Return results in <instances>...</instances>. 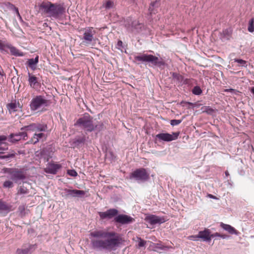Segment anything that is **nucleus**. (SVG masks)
<instances>
[{"mask_svg":"<svg viewBox=\"0 0 254 254\" xmlns=\"http://www.w3.org/2000/svg\"><path fill=\"white\" fill-rule=\"evenodd\" d=\"M90 235L94 238L91 240L92 247L100 251H115L122 242L121 237L114 232L95 231L90 233Z\"/></svg>","mask_w":254,"mask_h":254,"instance_id":"1","label":"nucleus"},{"mask_svg":"<svg viewBox=\"0 0 254 254\" xmlns=\"http://www.w3.org/2000/svg\"><path fill=\"white\" fill-rule=\"evenodd\" d=\"M39 11L42 14L58 18L65 13V8L63 3H52L51 1H44L39 5Z\"/></svg>","mask_w":254,"mask_h":254,"instance_id":"2","label":"nucleus"},{"mask_svg":"<svg viewBox=\"0 0 254 254\" xmlns=\"http://www.w3.org/2000/svg\"><path fill=\"white\" fill-rule=\"evenodd\" d=\"M134 62L137 64L140 63H148L154 66L162 67L166 64L165 62L162 58L159 59L158 57L152 55L141 54L135 56L134 58Z\"/></svg>","mask_w":254,"mask_h":254,"instance_id":"3","label":"nucleus"},{"mask_svg":"<svg viewBox=\"0 0 254 254\" xmlns=\"http://www.w3.org/2000/svg\"><path fill=\"white\" fill-rule=\"evenodd\" d=\"M96 31L93 27H89L83 30V37L81 38L82 43L87 46H93L97 38L95 37Z\"/></svg>","mask_w":254,"mask_h":254,"instance_id":"4","label":"nucleus"},{"mask_svg":"<svg viewBox=\"0 0 254 254\" xmlns=\"http://www.w3.org/2000/svg\"><path fill=\"white\" fill-rule=\"evenodd\" d=\"M51 101L47 100L44 96L38 95L33 98L30 104L32 111H36L42 107H47L51 104Z\"/></svg>","mask_w":254,"mask_h":254,"instance_id":"5","label":"nucleus"},{"mask_svg":"<svg viewBox=\"0 0 254 254\" xmlns=\"http://www.w3.org/2000/svg\"><path fill=\"white\" fill-rule=\"evenodd\" d=\"M149 178V174L143 168L137 169L129 174V179L143 183L147 181Z\"/></svg>","mask_w":254,"mask_h":254,"instance_id":"6","label":"nucleus"},{"mask_svg":"<svg viewBox=\"0 0 254 254\" xmlns=\"http://www.w3.org/2000/svg\"><path fill=\"white\" fill-rule=\"evenodd\" d=\"M75 125L87 131H94L92 118L90 116H84L78 119Z\"/></svg>","mask_w":254,"mask_h":254,"instance_id":"7","label":"nucleus"},{"mask_svg":"<svg viewBox=\"0 0 254 254\" xmlns=\"http://www.w3.org/2000/svg\"><path fill=\"white\" fill-rule=\"evenodd\" d=\"M3 172L9 174L8 177L10 178L12 181L16 183L18 181L22 180L25 179V176L23 172L16 168H7L3 169Z\"/></svg>","mask_w":254,"mask_h":254,"instance_id":"8","label":"nucleus"},{"mask_svg":"<svg viewBox=\"0 0 254 254\" xmlns=\"http://www.w3.org/2000/svg\"><path fill=\"white\" fill-rule=\"evenodd\" d=\"M85 194L84 190H70L67 189H64L62 192V196L65 198H68L69 197H82Z\"/></svg>","mask_w":254,"mask_h":254,"instance_id":"9","label":"nucleus"},{"mask_svg":"<svg viewBox=\"0 0 254 254\" xmlns=\"http://www.w3.org/2000/svg\"><path fill=\"white\" fill-rule=\"evenodd\" d=\"M180 132H173L172 134L168 133H161L156 135V138H158L160 140L164 141H171L178 138Z\"/></svg>","mask_w":254,"mask_h":254,"instance_id":"10","label":"nucleus"},{"mask_svg":"<svg viewBox=\"0 0 254 254\" xmlns=\"http://www.w3.org/2000/svg\"><path fill=\"white\" fill-rule=\"evenodd\" d=\"M116 222L122 224H128L132 223L134 219L130 216L125 214H120L115 218Z\"/></svg>","mask_w":254,"mask_h":254,"instance_id":"11","label":"nucleus"},{"mask_svg":"<svg viewBox=\"0 0 254 254\" xmlns=\"http://www.w3.org/2000/svg\"><path fill=\"white\" fill-rule=\"evenodd\" d=\"M145 220L151 225L162 224L166 221L163 217H159L155 215H150L146 217Z\"/></svg>","mask_w":254,"mask_h":254,"instance_id":"12","label":"nucleus"},{"mask_svg":"<svg viewBox=\"0 0 254 254\" xmlns=\"http://www.w3.org/2000/svg\"><path fill=\"white\" fill-rule=\"evenodd\" d=\"M118 213V210L115 208H111L105 212H99V215L102 219H110L116 216Z\"/></svg>","mask_w":254,"mask_h":254,"instance_id":"13","label":"nucleus"},{"mask_svg":"<svg viewBox=\"0 0 254 254\" xmlns=\"http://www.w3.org/2000/svg\"><path fill=\"white\" fill-rule=\"evenodd\" d=\"M126 22L128 23H126V26L128 28L130 27L132 31L135 30L138 32L142 26V24L139 23L138 21L136 20L132 21L129 17L127 19Z\"/></svg>","mask_w":254,"mask_h":254,"instance_id":"14","label":"nucleus"},{"mask_svg":"<svg viewBox=\"0 0 254 254\" xmlns=\"http://www.w3.org/2000/svg\"><path fill=\"white\" fill-rule=\"evenodd\" d=\"M27 136V132L21 131L16 133H11L9 137V141L11 142H16L21 139H25V137Z\"/></svg>","mask_w":254,"mask_h":254,"instance_id":"15","label":"nucleus"},{"mask_svg":"<svg viewBox=\"0 0 254 254\" xmlns=\"http://www.w3.org/2000/svg\"><path fill=\"white\" fill-rule=\"evenodd\" d=\"M86 140L85 136L77 137L70 141V145L73 148H79L81 146Z\"/></svg>","mask_w":254,"mask_h":254,"instance_id":"16","label":"nucleus"},{"mask_svg":"<svg viewBox=\"0 0 254 254\" xmlns=\"http://www.w3.org/2000/svg\"><path fill=\"white\" fill-rule=\"evenodd\" d=\"M198 237L203 241H210V231L209 229H205L203 231H199Z\"/></svg>","mask_w":254,"mask_h":254,"instance_id":"17","label":"nucleus"},{"mask_svg":"<svg viewBox=\"0 0 254 254\" xmlns=\"http://www.w3.org/2000/svg\"><path fill=\"white\" fill-rule=\"evenodd\" d=\"M60 168V165L49 164L45 168V172L49 174H56Z\"/></svg>","mask_w":254,"mask_h":254,"instance_id":"18","label":"nucleus"},{"mask_svg":"<svg viewBox=\"0 0 254 254\" xmlns=\"http://www.w3.org/2000/svg\"><path fill=\"white\" fill-rule=\"evenodd\" d=\"M220 226L223 229L227 231L230 234H235L236 235L239 234V232L236 229H235V228L229 224H226L223 222H221Z\"/></svg>","mask_w":254,"mask_h":254,"instance_id":"19","label":"nucleus"},{"mask_svg":"<svg viewBox=\"0 0 254 254\" xmlns=\"http://www.w3.org/2000/svg\"><path fill=\"white\" fill-rule=\"evenodd\" d=\"M150 247L152 248L153 251L158 253H161L160 252H159L160 250L167 251L169 249V247L163 245L161 243H152V244L150 245Z\"/></svg>","mask_w":254,"mask_h":254,"instance_id":"20","label":"nucleus"},{"mask_svg":"<svg viewBox=\"0 0 254 254\" xmlns=\"http://www.w3.org/2000/svg\"><path fill=\"white\" fill-rule=\"evenodd\" d=\"M39 62V56L36 57L33 59H29L27 61L26 64L27 65L33 70H34L37 68V65Z\"/></svg>","mask_w":254,"mask_h":254,"instance_id":"21","label":"nucleus"},{"mask_svg":"<svg viewBox=\"0 0 254 254\" xmlns=\"http://www.w3.org/2000/svg\"><path fill=\"white\" fill-rule=\"evenodd\" d=\"M231 34L232 30L230 29H226L220 33V37L222 41L228 40L230 39Z\"/></svg>","mask_w":254,"mask_h":254,"instance_id":"22","label":"nucleus"},{"mask_svg":"<svg viewBox=\"0 0 254 254\" xmlns=\"http://www.w3.org/2000/svg\"><path fill=\"white\" fill-rule=\"evenodd\" d=\"M11 207L10 205L0 200V213H8L11 210Z\"/></svg>","mask_w":254,"mask_h":254,"instance_id":"23","label":"nucleus"},{"mask_svg":"<svg viewBox=\"0 0 254 254\" xmlns=\"http://www.w3.org/2000/svg\"><path fill=\"white\" fill-rule=\"evenodd\" d=\"M160 5V0H156L153 2H151L149 7L148 10L150 14L155 13L157 12V8Z\"/></svg>","mask_w":254,"mask_h":254,"instance_id":"24","label":"nucleus"},{"mask_svg":"<svg viewBox=\"0 0 254 254\" xmlns=\"http://www.w3.org/2000/svg\"><path fill=\"white\" fill-rule=\"evenodd\" d=\"M22 106L19 102L10 103L7 105V108L9 112H15L17 110V108L21 109Z\"/></svg>","mask_w":254,"mask_h":254,"instance_id":"25","label":"nucleus"},{"mask_svg":"<svg viewBox=\"0 0 254 254\" xmlns=\"http://www.w3.org/2000/svg\"><path fill=\"white\" fill-rule=\"evenodd\" d=\"M47 129L46 124L34 123V132L35 133L45 131Z\"/></svg>","mask_w":254,"mask_h":254,"instance_id":"26","label":"nucleus"},{"mask_svg":"<svg viewBox=\"0 0 254 254\" xmlns=\"http://www.w3.org/2000/svg\"><path fill=\"white\" fill-rule=\"evenodd\" d=\"M16 153L14 150H11L5 155H0V159H5L6 161H10V160L14 158Z\"/></svg>","mask_w":254,"mask_h":254,"instance_id":"27","label":"nucleus"},{"mask_svg":"<svg viewBox=\"0 0 254 254\" xmlns=\"http://www.w3.org/2000/svg\"><path fill=\"white\" fill-rule=\"evenodd\" d=\"M10 45L6 40L0 39V51L7 53Z\"/></svg>","mask_w":254,"mask_h":254,"instance_id":"28","label":"nucleus"},{"mask_svg":"<svg viewBox=\"0 0 254 254\" xmlns=\"http://www.w3.org/2000/svg\"><path fill=\"white\" fill-rule=\"evenodd\" d=\"M28 75L29 85L31 87L34 88L38 84V79L35 76L32 75L30 72L28 73Z\"/></svg>","mask_w":254,"mask_h":254,"instance_id":"29","label":"nucleus"},{"mask_svg":"<svg viewBox=\"0 0 254 254\" xmlns=\"http://www.w3.org/2000/svg\"><path fill=\"white\" fill-rule=\"evenodd\" d=\"M45 136V134L42 132L35 133L31 138V142L33 144H36L39 141L40 139Z\"/></svg>","mask_w":254,"mask_h":254,"instance_id":"30","label":"nucleus"},{"mask_svg":"<svg viewBox=\"0 0 254 254\" xmlns=\"http://www.w3.org/2000/svg\"><path fill=\"white\" fill-rule=\"evenodd\" d=\"M9 49L10 50L11 55L13 56L17 57H23L24 56L23 52H20L17 49L12 46L11 45H10Z\"/></svg>","mask_w":254,"mask_h":254,"instance_id":"31","label":"nucleus"},{"mask_svg":"<svg viewBox=\"0 0 254 254\" xmlns=\"http://www.w3.org/2000/svg\"><path fill=\"white\" fill-rule=\"evenodd\" d=\"M21 131L34 132V123H32L28 126H25L20 128Z\"/></svg>","mask_w":254,"mask_h":254,"instance_id":"32","label":"nucleus"},{"mask_svg":"<svg viewBox=\"0 0 254 254\" xmlns=\"http://www.w3.org/2000/svg\"><path fill=\"white\" fill-rule=\"evenodd\" d=\"M34 247V245H30L28 248L25 249H17L16 251V254H29L30 250Z\"/></svg>","mask_w":254,"mask_h":254,"instance_id":"33","label":"nucleus"},{"mask_svg":"<svg viewBox=\"0 0 254 254\" xmlns=\"http://www.w3.org/2000/svg\"><path fill=\"white\" fill-rule=\"evenodd\" d=\"M103 6L106 9H109L114 7V3L111 0H107L103 3Z\"/></svg>","mask_w":254,"mask_h":254,"instance_id":"34","label":"nucleus"},{"mask_svg":"<svg viewBox=\"0 0 254 254\" xmlns=\"http://www.w3.org/2000/svg\"><path fill=\"white\" fill-rule=\"evenodd\" d=\"M7 139V137L5 135H0V145L2 144V142L3 141L6 140ZM7 149V148H4L1 146H0V154H3L4 153L3 151Z\"/></svg>","mask_w":254,"mask_h":254,"instance_id":"35","label":"nucleus"},{"mask_svg":"<svg viewBox=\"0 0 254 254\" xmlns=\"http://www.w3.org/2000/svg\"><path fill=\"white\" fill-rule=\"evenodd\" d=\"M248 30L251 33L254 31V18H252L250 20L249 22Z\"/></svg>","mask_w":254,"mask_h":254,"instance_id":"36","label":"nucleus"},{"mask_svg":"<svg viewBox=\"0 0 254 254\" xmlns=\"http://www.w3.org/2000/svg\"><path fill=\"white\" fill-rule=\"evenodd\" d=\"M201 110L203 113H206L208 114H212L214 110L209 106H203L201 107Z\"/></svg>","mask_w":254,"mask_h":254,"instance_id":"37","label":"nucleus"},{"mask_svg":"<svg viewBox=\"0 0 254 254\" xmlns=\"http://www.w3.org/2000/svg\"><path fill=\"white\" fill-rule=\"evenodd\" d=\"M93 127L94 130H96L98 131H100L103 129L104 124L102 122H98L97 124H94L93 123Z\"/></svg>","mask_w":254,"mask_h":254,"instance_id":"38","label":"nucleus"},{"mask_svg":"<svg viewBox=\"0 0 254 254\" xmlns=\"http://www.w3.org/2000/svg\"><path fill=\"white\" fill-rule=\"evenodd\" d=\"M202 90L198 86H194L192 89V93L195 95H199L202 93Z\"/></svg>","mask_w":254,"mask_h":254,"instance_id":"39","label":"nucleus"},{"mask_svg":"<svg viewBox=\"0 0 254 254\" xmlns=\"http://www.w3.org/2000/svg\"><path fill=\"white\" fill-rule=\"evenodd\" d=\"M172 77L174 79L178 81H181L183 79V76L179 73L173 72L172 73Z\"/></svg>","mask_w":254,"mask_h":254,"instance_id":"40","label":"nucleus"},{"mask_svg":"<svg viewBox=\"0 0 254 254\" xmlns=\"http://www.w3.org/2000/svg\"><path fill=\"white\" fill-rule=\"evenodd\" d=\"M234 61L238 63L243 66L246 67L247 66V62L242 59H235Z\"/></svg>","mask_w":254,"mask_h":254,"instance_id":"41","label":"nucleus"},{"mask_svg":"<svg viewBox=\"0 0 254 254\" xmlns=\"http://www.w3.org/2000/svg\"><path fill=\"white\" fill-rule=\"evenodd\" d=\"M3 186V187H4V188H11L13 187V183L12 182H11L10 181H6L4 182Z\"/></svg>","mask_w":254,"mask_h":254,"instance_id":"42","label":"nucleus"},{"mask_svg":"<svg viewBox=\"0 0 254 254\" xmlns=\"http://www.w3.org/2000/svg\"><path fill=\"white\" fill-rule=\"evenodd\" d=\"M182 122L181 120H172L170 121V124L172 126H177Z\"/></svg>","mask_w":254,"mask_h":254,"instance_id":"43","label":"nucleus"},{"mask_svg":"<svg viewBox=\"0 0 254 254\" xmlns=\"http://www.w3.org/2000/svg\"><path fill=\"white\" fill-rule=\"evenodd\" d=\"M138 239L139 240L138 247L141 248L144 247L145 245L146 242L142 240L141 238H138Z\"/></svg>","mask_w":254,"mask_h":254,"instance_id":"44","label":"nucleus"},{"mask_svg":"<svg viewBox=\"0 0 254 254\" xmlns=\"http://www.w3.org/2000/svg\"><path fill=\"white\" fill-rule=\"evenodd\" d=\"M67 174L72 177H76L77 176V173L74 170H68Z\"/></svg>","mask_w":254,"mask_h":254,"instance_id":"45","label":"nucleus"},{"mask_svg":"<svg viewBox=\"0 0 254 254\" xmlns=\"http://www.w3.org/2000/svg\"><path fill=\"white\" fill-rule=\"evenodd\" d=\"M107 158H110L111 160H114L115 158V156L112 152L109 151L106 154Z\"/></svg>","mask_w":254,"mask_h":254,"instance_id":"46","label":"nucleus"},{"mask_svg":"<svg viewBox=\"0 0 254 254\" xmlns=\"http://www.w3.org/2000/svg\"><path fill=\"white\" fill-rule=\"evenodd\" d=\"M225 92H231L232 93H235L237 91L235 89L229 88V89H225L224 90Z\"/></svg>","mask_w":254,"mask_h":254,"instance_id":"47","label":"nucleus"},{"mask_svg":"<svg viewBox=\"0 0 254 254\" xmlns=\"http://www.w3.org/2000/svg\"><path fill=\"white\" fill-rule=\"evenodd\" d=\"M189 239L190 240H192L193 241L197 240L198 239H199V237H198V235H191L189 237Z\"/></svg>","mask_w":254,"mask_h":254,"instance_id":"48","label":"nucleus"},{"mask_svg":"<svg viewBox=\"0 0 254 254\" xmlns=\"http://www.w3.org/2000/svg\"><path fill=\"white\" fill-rule=\"evenodd\" d=\"M18 192H19L20 193L24 194V193H26V191L24 187H21L18 190Z\"/></svg>","mask_w":254,"mask_h":254,"instance_id":"49","label":"nucleus"},{"mask_svg":"<svg viewBox=\"0 0 254 254\" xmlns=\"http://www.w3.org/2000/svg\"><path fill=\"white\" fill-rule=\"evenodd\" d=\"M220 234L219 233H217V232L215 233L212 234H210V240L212 238H214V237H220Z\"/></svg>","mask_w":254,"mask_h":254,"instance_id":"50","label":"nucleus"},{"mask_svg":"<svg viewBox=\"0 0 254 254\" xmlns=\"http://www.w3.org/2000/svg\"><path fill=\"white\" fill-rule=\"evenodd\" d=\"M184 103L186 104L185 106H188V108H190L193 105V104L192 103H190V102H186Z\"/></svg>","mask_w":254,"mask_h":254,"instance_id":"51","label":"nucleus"},{"mask_svg":"<svg viewBox=\"0 0 254 254\" xmlns=\"http://www.w3.org/2000/svg\"><path fill=\"white\" fill-rule=\"evenodd\" d=\"M219 237H220L223 239H225L229 238V236L228 235H225V234H220V236Z\"/></svg>","mask_w":254,"mask_h":254,"instance_id":"52","label":"nucleus"},{"mask_svg":"<svg viewBox=\"0 0 254 254\" xmlns=\"http://www.w3.org/2000/svg\"><path fill=\"white\" fill-rule=\"evenodd\" d=\"M208 196L209 198H211L217 199V197L215 196H214V195H213L212 194H208Z\"/></svg>","mask_w":254,"mask_h":254,"instance_id":"53","label":"nucleus"},{"mask_svg":"<svg viewBox=\"0 0 254 254\" xmlns=\"http://www.w3.org/2000/svg\"><path fill=\"white\" fill-rule=\"evenodd\" d=\"M4 75V72L3 69H0V75L3 76Z\"/></svg>","mask_w":254,"mask_h":254,"instance_id":"54","label":"nucleus"},{"mask_svg":"<svg viewBox=\"0 0 254 254\" xmlns=\"http://www.w3.org/2000/svg\"><path fill=\"white\" fill-rule=\"evenodd\" d=\"M123 42L121 41H119L118 42V45L119 46H121L122 45Z\"/></svg>","mask_w":254,"mask_h":254,"instance_id":"55","label":"nucleus"},{"mask_svg":"<svg viewBox=\"0 0 254 254\" xmlns=\"http://www.w3.org/2000/svg\"><path fill=\"white\" fill-rule=\"evenodd\" d=\"M251 92L254 95V87H252L251 89Z\"/></svg>","mask_w":254,"mask_h":254,"instance_id":"56","label":"nucleus"},{"mask_svg":"<svg viewBox=\"0 0 254 254\" xmlns=\"http://www.w3.org/2000/svg\"><path fill=\"white\" fill-rule=\"evenodd\" d=\"M225 175L226 176H228L229 175V174L228 173V172L227 171H226L225 172Z\"/></svg>","mask_w":254,"mask_h":254,"instance_id":"57","label":"nucleus"},{"mask_svg":"<svg viewBox=\"0 0 254 254\" xmlns=\"http://www.w3.org/2000/svg\"><path fill=\"white\" fill-rule=\"evenodd\" d=\"M16 11H17V13L19 17H20V14H19V12H18V9H16Z\"/></svg>","mask_w":254,"mask_h":254,"instance_id":"58","label":"nucleus"},{"mask_svg":"<svg viewBox=\"0 0 254 254\" xmlns=\"http://www.w3.org/2000/svg\"><path fill=\"white\" fill-rule=\"evenodd\" d=\"M131 0L132 1H134V0Z\"/></svg>","mask_w":254,"mask_h":254,"instance_id":"59","label":"nucleus"}]
</instances>
